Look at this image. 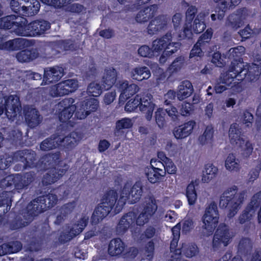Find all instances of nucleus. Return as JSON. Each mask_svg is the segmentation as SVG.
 Segmentation results:
<instances>
[{
	"label": "nucleus",
	"mask_w": 261,
	"mask_h": 261,
	"mask_svg": "<svg viewBox=\"0 0 261 261\" xmlns=\"http://www.w3.org/2000/svg\"><path fill=\"white\" fill-rule=\"evenodd\" d=\"M245 48L239 46L230 49V57L233 58L228 70L223 75L222 83L230 85L236 79L238 81L252 82L257 81L261 74V68L256 64L250 65L245 63L242 57Z\"/></svg>",
	"instance_id": "1"
},
{
	"label": "nucleus",
	"mask_w": 261,
	"mask_h": 261,
	"mask_svg": "<svg viewBox=\"0 0 261 261\" xmlns=\"http://www.w3.org/2000/svg\"><path fill=\"white\" fill-rule=\"evenodd\" d=\"M59 188L51 189L48 194L38 196L27 206L21 215H17L9 223L11 230H17L28 226L39 214L53 207L58 201L56 195Z\"/></svg>",
	"instance_id": "2"
},
{
	"label": "nucleus",
	"mask_w": 261,
	"mask_h": 261,
	"mask_svg": "<svg viewBox=\"0 0 261 261\" xmlns=\"http://www.w3.org/2000/svg\"><path fill=\"white\" fill-rule=\"evenodd\" d=\"M157 208L155 198L153 196H149L145 200L143 208L138 216L135 212L130 211L121 218L116 227L117 234L119 236L123 235L132 225L135 224L138 226H143L149 221Z\"/></svg>",
	"instance_id": "3"
},
{
	"label": "nucleus",
	"mask_w": 261,
	"mask_h": 261,
	"mask_svg": "<svg viewBox=\"0 0 261 261\" xmlns=\"http://www.w3.org/2000/svg\"><path fill=\"white\" fill-rule=\"evenodd\" d=\"M126 203V199L120 196L118 199V193L116 190H108L101 198V202L96 207L91 216L92 224H97L102 220L114 208L116 214L119 213Z\"/></svg>",
	"instance_id": "4"
},
{
	"label": "nucleus",
	"mask_w": 261,
	"mask_h": 261,
	"mask_svg": "<svg viewBox=\"0 0 261 261\" xmlns=\"http://www.w3.org/2000/svg\"><path fill=\"white\" fill-rule=\"evenodd\" d=\"M197 8L196 6L191 5L189 6L186 12V18L189 23L191 24L193 21V31L195 34L202 33L206 28L205 19L208 17V14L205 12L197 13ZM191 26L189 28L187 24L184 27V29L178 34L177 39L179 41L184 39H192L193 33Z\"/></svg>",
	"instance_id": "5"
},
{
	"label": "nucleus",
	"mask_w": 261,
	"mask_h": 261,
	"mask_svg": "<svg viewBox=\"0 0 261 261\" xmlns=\"http://www.w3.org/2000/svg\"><path fill=\"white\" fill-rule=\"evenodd\" d=\"M74 102L72 98H64L58 104V108L59 110L58 117L59 121L62 124L59 126L58 131L64 135L71 133V128L74 126V122L69 120L77 110L76 106L73 105ZM73 132H72V133Z\"/></svg>",
	"instance_id": "6"
},
{
	"label": "nucleus",
	"mask_w": 261,
	"mask_h": 261,
	"mask_svg": "<svg viewBox=\"0 0 261 261\" xmlns=\"http://www.w3.org/2000/svg\"><path fill=\"white\" fill-rule=\"evenodd\" d=\"M237 191V186H233L225 191L220 196L219 206L222 208H229V217H232L237 214L244 201V193L238 194Z\"/></svg>",
	"instance_id": "7"
},
{
	"label": "nucleus",
	"mask_w": 261,
	"mask_h": 261,
	"mask_svg": "<svg viewBox=\"0 0 261 261\" xmlns=\"http://www.w3.org/2000/svg\"><path fill=\"white\" fill-rule=\"evenodd\" d=\"M117 73L113 67L106 68L100 85L96 82L90 83L87 87V92L89 95L97 97L102 92V90H109L115 84L117 80Z\"/></svg>",
	"instance_id": "8"
},
{
	"label": "nucleus",
	"mask_w": 261,
	"mask_h": 261,
	"mask_svg": "<svg viewBox=\"0 0 261 261\" xmlns=\"http://www.w3.org/2000/svg\"><path fill=\"white\" fill-rule=\"evenodd\" d=\"M34 179L35 174L33 172H26L23 174H11L0 180V188H8L10 190H21L28 188Z\"/></svg>",
	"instance_id": "9"
},
{
	"label": "nucleus",
	"mask_w": 261,
	"mask_h": 261,
	"mask_svg": "<svg viewBox=\"0 0 261 261\" xmlns=\"http://www.w3.org/2000/svg\"><path fill=\"white\" fill-rule=\"evenodd\" d=\"M219 218L217 205L215 202H212L206 207L202 217L203 225L200 230L201 237H209L213 234L217 226Z\"/></svg>",
	"instance_id": "10"
},
{
	"label": "nucleus",
	"mask_w": 261,
	"mask_h": 261,
	"mask_svg": "<svg viewBox=\"0 0 261 261\" xmlns=\"http://www.w3.org/2000/svg\"><path fill=\"white\" fill-rule=\"evenodd\" d=\"M77 136L76 133L72 132L67 135L61 134L56 136H51L45 139L41 143L40 149L43 151H48L56 148L61 144L66 146L67 148H72L77 142L76 138L75 137Z\"/></svg>",
	"instance_id": "11"
},
{
	"label": "nucleus",
	"mask_w": 261,
	"mask_h": 261,
	"mask_svg": "<svg viewBox=\"0 0 261 261\" xmlns=\"http://www.w3.org/2000/svg\"><path fill=\"white\" fill-rule=\"evenodd\" d=\"M21 111L19 97L10 95L0 97V116L5 112L8 119L14 121Z\"/></svg>",
	"instance_id": "12"
},
{
	"label": "nucleus",
	"mask_w": 261,
	"mask_h": 261,
	"mask_svg": "<svg viewBox=\"0 0 261 261\" xmlns=\"http://www.w3.org/2000/svg\"><path fill=\"white\" fill-rule=\"evenodd\" d=\"M10 5L14 13L25 17L37 14L40 8L37 0H11Z\"/></svg>",
	"instance_id": "13"
},
{
	"label": "nucleus",
	"mask_w": 261,
	"mask_h": 261,
	"mask_svg": "<svg viewBox=\"0 0 261 261\" xmlns=\"http://www.w3.org/2000/svg\"><path fill=\"white\" fill-rule=\"evenodd\" d=\"M49 21L44 19H37L28 23H24L23 29L18 30L20 36L24 37H40L44 35L47 31L50 28ZM22 28V27H20Z\"/></svg>",
	"instance_id": "14"
},
{
	"label": "nucleus",
	"mask_w": 261,
	"mask_h": 261,
	"mask_svg": "<svg viewBox=\"0 0 261 261\" xmlns=\"http://www.w3.org/2000/svg\"><path fill=\"white\" fill-rule=\"evenodd\" d=\"M172 34L168 32L163 37L156 39L152 41V48L154 52L160 53L162 51L166 50L173 55L180 48L181 43L172 42Z\"/></svg>",
	"instance_id": "15"
},
{
	"label": "nucleus",
	"mask_w": 261,
	"mask_h": 261,
	"mask_svg": "<svg viewBox=\"0 0 261 261\" xmlns=\"http://www.w3.org/2000/svg\"><path fill=\"white\" fill-rule=\"evenodd\" d=\"M88 220V217L83 216L71 227L68 226L60 233L59 237V241L61 244H65L71 240L82 232L87 225Z\"/></svg>",
	"instance_id": "16"
},
{
	"label": "nucleus",
	"mask_w": 261,
	"mask_h": 261,
	"mask_svg": "<svg viewBox=\"0 0 261 261\" xmlns=\"http://www.w3.org/2000/svg\"><path fill=\"white\" fill-rule=\"evenodd\" d=\"M3 12L0 10V16ZM27 18L20 15H10L0 18V29L5 30L12 29V31L17 35L20 36L18 30L24 27V23Z\"/></svg>",
	"instance_id": "17"
},
{
	"label": "nucleus",
	"mask_w": 261,
	"mask_h": 261,
	"mask_svg": "<svg viewBox=\"0 0 261 261\" xmlns=\"http://www.w3.org/2000/svg\"><path fill=\"white\" fill-rule=\"evenodd\" d=\"M77 81L73 79L65 80L52 87L49 94L53 97L62 96L74 92L77 88Z\"/></svg>",
	"instance_id": "18"
},
{
	"label": "nucleus",
	"mask_w": 261,
	"mask_h": 261,
	"mask_svg": "<svg viewBox=\"0 0 261 261\" xmlns=\"http://www.w3.org/2000/svg\"><path fill=\"white\" fill-rule=\"evenodd\" d=\"M14 160L23 163L24 169L33 168L36 167L37 154L32 149H22L16 151L13 153Z\"/></svg>",
	"instance_id": "19"
},
{
	"label": "nucleus",
	"mask_w": 261,
	"mask_h": 261,
	"mask_svg": "<svg viewBox=\"0 0 261 261\" xmlns=\"http://www.w3.org/2000/svg\"><path fill=\"white\" fill-rule=\"evenodd\" d=\"M77 105L75 116L77 119L82 120L97 110L99 106V101L95 98H91L86 99Z\"/></svg>",
	"instance_id": "20"
},
{
	"label": "nucleus",
	"mask_w": 261,
	"mask_h": 261,
	"mask_svg": "<svg viewBox=\"0 0 261 261\" xmlns=\"http://www.w3.org/2000/svg\"><path fill=\"white\" fill-rule=\"evenodd\" d=\"M231 237L229 226L225 223H220L214 235L212 246L214 249L218 248L221 244L227 246Z\"/></svg>",
	"instance_id": "21"
},
{
	"label": "nucleus",
	"mask_w": 261,
	"mask_h": 261,
	"mask_svg": "<svg viewBox=\"0 0 261 261\" xmlns=\"http://www.w3.org/2000/svg\"><path fill=\"white\" fill-rule=\"evenodd\" d=\"M75 49L76 46L74 42L70 39H67L61 40L55 42L53 46L46 48L45 51L48 54V58H54L62 51H73Z\"/></svg>",
	"instance_id": "22"
},
{
	"label": "nucleus",
	"mask_w": 261,
	"mask_h": 261,
	"mask_svg": "<svg viewBox=\"0 0 261 261\" xmlns=\"http://www.w3.org/2000/svg\"><path fill=\"white\" fill-rule=\"evenodd\" d=\"M167 115L174 122L178 120L179 115L175 107L170 106V108L165 110L159 108L155 112V119L157 125L161 128H163L166 124V117Z\"/></svg>",
	"instance_id": "23"
},
{
	"label": "nucleus",
	"mask_w": 261,
	"mask_h": 261,
	"mask_svg": "<svg viewBox=\"0 0 261 261\" xmlns=\"http://www.w3.org/2000/svg\"><path fill=\"white\" fill-rule=\"evenodd\" d=\"M140 110L145 114V118L148 121H150L152 117L155 104L152 101V96L148 93H143L139 94Z\"/></svg>",
	"instance_id": "24"
},
{
	"label": "nucleus",
	"mask_w": 261,
	"mask_h": 261,
	"mask_svg": "<svg viewBox=\"0 0 261 261\" xmlns=\"http://www.w3.org/2000/svg\"><path fill=\"white\" fill-rule=\"evenodd\" d=\"M145 174L148 181L154 185L162 182L165 177V171L150 164L145 170Z\"/></svg>",
	"instance_id": "25"
},
{
	"label": "nucleus",
	"mask_w": 261,
	"mask_h": 261,
	"mask_svg": "<svg viewBox=\"0 0 261 261\" xmlns=\"http://www.w3.org/2000/svg\"><path fill=\"white\" fill-rule=\"evenodd\" d=\"M23 113L25 121L30 128H34L38 126L42 121V117L38 110L32 107L28 106L24 108Z\"/></svg>",
	"instance_id": "26"
},
{
	"label": "nucleus",
	"mask_w": 261,
	"mask_h": 261,
	"mask_svg": "<svg viewBox=\"0 0 261 261\" xmlns=\"http://www.w3.org/2000/svg\"><path fill=\"white\" fill-rule=\"evenodd\" d=\"M168 21L165 15H160L151 19L147 28V33L150 35L165 30L167 26Z\"/></svg>",
	"instance_id": "27"
},
{
	"label": "nucleus",
	"mask_w": 261,
	"mask_h": 261,
	"mask_svg": "<svg viewBox=\"0 0 261 261\" xmlns=\"http://www.w3.org/2000/svg\"><path fill=\"white\" fill-rule=\"evenodd\" d=\"M66 170L58 168H50L43 175L42 183L44 186L50 185L57 181L66 173Z\"/></svg>",
	"instance_id": "28"
},
{
	"label": "nucleus",
	"mask_w": 261,
	"mask_h": 261,
	"mask_svg": "<svg viewBox=\"0 0 261 261\" xmlns=\"http://www.w3.org/2000/svg\"><path fill=\"white\" fill-rule=\"evenodd\" d=\"M64 75V69L61 67L55 66L45 69L44 72L43 81L48 84L58 82Z\"/></svg>",
	"instance_id": "29"
},
{
	"label": "nucleus",
	"mask_w": 261,
	"mask_h": 261,
	"mask_svg": "<svg viewBox=\"0 0 261 261\" xmlns=\"http://www.w3.org/2000/svg\"><path fill=\"white\" fill-rule=\"evenodd\" d=\"M196 126L194 120H190L184 124L175 127L173 130V134L177 139H182L190 136Z\"/></svg>",
	"instance_id": "30"
},
{
	"label": "nucleus",
	"mask_w": 261,
	"mask_h": 261,
	"mask_svg": "<svg viewBox=\"0 0 261 261\" xmlns=\"http://www.w3.org/2000/svg\"><path fill=\"white\" fill-rule=\"evenodd\" d=\"M158 9L156 4L145 7L137 14L135 19L137 22L145 23L152 19L155 15Z\"/></svg>",
	"instance_id": "31"
},
{
	"label": "nucleus",
	"mask_w": 261,
	"mask_h": 261,
	"mask_svg": "<svg viewBox=\"0 0 261 261\" xmlns=\"http://www.w3.org/2000/svg\"><path fill=\"white\" fill-rule=\"evenodd\" d=\"M28 40L21 38H15L7 41H3L0 44V50L15 51L21 49L26 45Z\"/></svg>",
	"instance_id": "32"
},
{
	"label": "nucleus",
	"mask_w": 261,
	"mask_h": 261,
	"mask_svg": "<svg viewBox=\"0 0 261 261\" xmlns=\"http://www.w3.org/2000/svg\"><path fill=\"white\" fill-rule=\"evenodd\" d=\"M39 56L38 49L37 48H31L20 50L17 53L16 57L19 62L27 63L35 60Z\"/></svg>",
	"instance_id": "33"
},
{
	"label": "nucleus",
	"mask_w": 261,
	"mask_h": 261,
	"mask_svg": "<svg viewBox=\"0 0 261 261\" xmlns=\"http://www.w3.org/2000/svg\"><path fill=\"white\" fill-rule=\"evenodd\" d=\"M125 247V244L121 239L115 238L110 242L108 251L112 256H122Z\"/></svg>",
	"instance_id": "34"
},
{
	"label": "nucleus",
	"mask_w": 261,
	"mask_h": 261,
	"mask_svg": "<svg viewBox=\"0 0 261 261\" xmlns=\"http://www.w3.org/2000/svg\"><path fill=\"white\" fill-rule=\"evenodd\" d=\"M178 88L177 97L179 100H182L188 98L193 92L192 83L188 80L182 81Z\"/></svg>",
	"instance_id": "35"
},
{
	"label": "nucleus",
	"mask_w": 261,
	"mask_h": 261,
	"mask_svg": "<svg viewBox=\"0 0 261 261\" xmlns=\"http://www.w3.org/2000/svg\"><path fill=\"white\" fill-rule=\"evenodd\" d=\"M131 77L137 81L148 79L151 76L149 69L146 66L137 67L132 70Z\"/></svg>",
	"instance_id": "36"
},
{
	"label": "nucleus",
	"mask_w": 261,
	"mask_h": 261,
	"mask_svg": "<svg viewBox=\"0 0 261 261\" xmlns=\"http://www.w3.org/2000/svg\"><path fill=\"white\" fill-rule=\"evenodd\" d=\"M214 1L218 3V12L217 17L219 20L223 19L225 12L228 9L230 3L233 6L238 5L241 2V0H214Z\"/></svg>",
	"instance_id": "37"
},
{
	"label": "nucleus",
	"mask_w": 261,
	"mask_h": 261,
	"mask_svg": "<svg viewBox=\"0 0 261 261\" xmlns=\"http://www.w3.org/2000/svg\"><path fill=\"white\" fill-rule=\"evenodd\" d=\"M179 230L180 226L177 227V225L172 228L173 238L170 243V250L174 255L181 256L182 254V247L180 248H177L180 236Z\"/></svg>",
	"instance_id": "38"
},
{
	"label": "nucleus",
	"mask_w": 261,
	"mask_h": 261,
	"mask_svg": "<svg viewBox=\"0 0 261 261\" xmlns=\"http://www.w3.org/2000/svg\"><path fill=\"white\" fill-rule=\"evenodd\" d=\"M198 185V181H192L187 187L186 190V196L187 198L188 204L190 205L195 204L197 199V194L196 191V187Z\"/></svg>",
	"instance_id": "39"
},
{
	"label": "nucleus",
	"mask_w": 261,
	"mask_h": 261,
	"mask_svg": "<svg viewBox=\"0 0 261 261\" xmlns=\"http://www.w3.org/2000/svg\"><path fill=\"white\" fill-rule=\"evenodd\" d=\"M143 182L144 181L140 180H137L132 186L130 195L131 203H135L141 199L144 188Z\"/></svg>",
	"instance_id": "40"
},
{
	"label": "nucleus",
	"mask_w": 261,
	"mask_h": 261,
	"mask_svg": "<svg viewBox=\"0 0 261 261\" xmlns=\"http://www.w3.org/2000/svg\"><path fill=\"white\" fill-rule=\"evenodd\" d=\"M244 18L242 11H238L237 13H232L227 18V24L234 30H237L243 24Z\"/></svg>",
	"instance_id": "41"
},
{
	"label": "nucleus",
	"mask_w": 261,
	"mask_h": 261,
	"mask_svg": "<svg viewBox=\"0 0 261 261\" xmlns=\"http://www.w3.org/2000/svg\"><path fill=\"white\" fill-rule=\"evenodd\" d=\"M228 135L232 144H237L239 142L244 141L241 138V129L239 128V124L237 123H233L230 125Z\"/></svg>",
	"instance_id": "42"
},
{
	"label": "nucleus",
	"mask_w": 261,
	"mask_h": 261,
	"mask_svg": "<svg viewBox=\"0 0 261 261\" xmlns=\"http://www.w3.org/2000/svg\"><path fill=\"white\" fill-rule=\"evenodd\" d=\"M254 202L253 199H252L251 202L248 204V205L246 206L245 209L243 211L242 213L240 215L239 218V223L241 224H243L249 221L252 217L250 212L251 211H254V205H255V202ZM258 206V204H256L255 207H257Z\"/></svg>",
	"instance_id": "43"
},
{
	"label": "nucleus",
	"mask_w": 261,
	"mask_h": 261,
	"mask_svg": "<svg viewBox=\"0 0 261 261\" xmlns=\"http://www.w3.org/2000/svg\"><path fill=\"white\" fill-rule=\"evenodd\" d=\"M214 130L212 125H207L203 134L198 138L199 143L203 145L206 144L212 145L213 142Z\"/></svg>",
	"instance_id": "44"
},
{
	"label": "nucleus",
	"mask_w": 261,
	"mask_h": 261,
	"mask_svg": "<svg viewBox=\"0 0 261 261\" xmlns=\"http://www.w3.org/2000/svg\"><path fill=\"white\" fill-rule=\"evenodd\" d=\"M252 249V244L251 240L247 238H242L239 242L238 251L241 254L247 255Z\"/></svg>",
	"instance_id": "45"
},
{
	"label": "nucleus",
	"mask_w": 261,
	"mask_h": 261,
	"mask_svg": "<svg viewBox=\"0 0 261 261\" xmlns=\"http://www.w3.org/2000/svg\"><path fill=\"white\" fill-rule=\"evenodd\" d=\"M218 168L213 164L208 163L205 165V175L202 177L204 182H208L211 179L216 176L218 173Z\"/></svg>",
	"instance_id": "46"
},
{
	"label": "nucleus",
	"mask_w": 261,
	"mask_h": 261,
	"mask_svg": "<svg viewBox=\"0 0 261 261\" xmlns=\"http://www.w3.org/2000/svg\"><path fill=\"white\" fill-rule=\"evenodd\" d=\"M225 166L226 169L230 171H238L240 169L239 160L236 159L233 153L229 154L225 160Z\"/></svg>",
	"instance_id": "47"
},
{
	"label": "nucleus",
	"mask_w": 261,
	"mask_h": 261,
	"mask_svg": "<svg viewBox=\"0 0 261 261\" xmlns=\"http://www.w3.org/2000/svg\"><path fill=\"white\" fill-rule=\"evenodd\" d=\"M198 252V248L195 243L182 244V254L187 257H192L195 256Z\"/></svg>",
	"instance_id": "48"
},
{
	"label": "nucleus",
	"mask_w": 261,
	"mask_h": 261,
	"mask_svg": "<svg viewBox=\"0 0 261 261\" xmlns=\"http://www.w3.org/2000/svg\"><path fill=\"white\" fill-rule=\"evenodd\" d=\"M156 229L153 225H148L143 232L140 234L139 239L141 241H145L152 238L155 236Z\"/></svg>",
	"instance_id": "49"
},
{
	"label": "nucleus",
	"mask_w": 261,
	"mask_h": 261,
	"mask_svg": "<svg viewBox=\"0 0 261 261\" xmlns=\"http://www.w3.org/2000/svg\"><path fill=\"white\" fill-rule=\"evenodd\" d=\"M139 97L140 95L137 94L134 98L130 99L126 102L124 107L126 112H132L137 109L138 107L140 108Z\"/></svg>",
	"instance_id": "50"
},
{
	"label": "nucleus",
	"mask_w": 261,
	"mask_h": 261,
	"mask_svg": "<svg viewBox=\"0 0 261 261\" xmlns=\"http://www.w3.org/2000/svg\"><path fill=\"white\" fill-rule=\"evenodd\" d=\"M76 204V201L75 200L63 204L59 210L60 213L64 216H67L74 211Z\"/></svg>",
	"instance_id": "51"
},
{
	"label": "nucleus",
	"mask_w": 261,
	"mask_h": 261,
	"mask_svg": "<svg viewBox=\"0 0 261 261\" xmlns=\"http://www.w3.org/2000/svg\"><path fill=\"white\" fill-rule=\"evenodd\" d=\"M12 201L10 197L9 193L8 191H3L0 193V207L6 206V212L8 208H10Z\"/></svg>",
	"instance_id": "52"
},
{
	"label": "nucleus",
	"mask_w": 261,
	"mask_h": 261,
	"mask_svg": "<svg viewBox=\"0 0 261 261\" xmlns=\"http://www.w3.org/2000/svg\"><path fill=\"white\" fill-rule=\"evenodd\" d=\"M138 53L141 57L146 58H151L154 55L152 47L150 48L147 45L141 46L138 49Z\"/></svg>",
	"instance_id": "53"
},
{
	"label": "nucleus",
	"mask_w": 261,
	"mask_h": 261,
	"mask_svg": "<svg viewBox=\"0 0 261 261\" xmlns=\"http://www.w3.org/2000/svg\"><path fill=\"white\" fill-rule=\"evenodd\" d=\"M133 123L130 119L128 118H122L118 120L116 123V128L118 130L122 129H128L132 127Z\"/></svg>",
	"instance_id": "54"
},
{
	"label": "nucleus",
	"mask_w": 261,
	"mask_h": 261,
	"mask_svg": "<svg viewBox=\"0 0 261 261\" xmlns=\"http://www.w3.org/2000/svg\"><path fill=\"white\" fill-rule=\"evenodd\" d=\"M213 34V31L212 28L207 29L206 31L203 33L198 38V43L204 44L206 43H208Z\"/></svg>",
	"instance_id": "55"
},
{
	"label": "nucleus",
	"mask_w": 261,
	"mask_h": 261,
	"mask_svg": "<svg viewBox=\"0 0 261 261\" xmlns=\"http://www.w3.org/2000/svg\"><path fill=\"white\" fill-rule=\"evenodd\" d=\"M66 10L72 13L80 14L86 10L84 6L79 3H74L69 5L66 8Z\"/></svg>",
	"instance_id": "56"
},
{
	"label": "nucleus",
	"mask_w": 261,
	"mask_h": 261,
	"mask_svg": "<svg viewBox=\"0 0 261 261\" xmlns=\"http://www.w3.org/2000/svg\"><path fill=\"white\" fill-rule=\"evenodd\" d=\"M203 44L198 43L197 41L193 46L190 53V58L201 57L203 56V53L202 51L201 47Z\"/></svg>",
	"instance_id": "57"
},
{
	"label": "nucleus",
	"mask_w": 261,
	"mask_h": 261,
	"mask_svg": "<svg viewBox=\"0 0 261 261\" xmlns=\"http://www.w3.org/2000/svg\"><path fill=\"white\" fill-rule=\"evenodd\" d=\"M145 252L147 254V259H152L154 251V243L152 240L149 241L145 246Z\"/></svg>",
	"instance_id": "58"
},
{
	"label": "nucleus",
	"mask_w": 261,
	"mask_h": 261,
	"mask_svg": "<svg viewBox=\"0 0 261 261\" xmlns=\"http://www.w3.org/2000/svg\"><path fill=\"white\" fill-rule=\"evenodd\" d=\"M182 65V62L177 58L169 66V70L171 73H173L179 71Z\"/></svg>",
	"instance_id": "59"
},
{
	"label": "nucleus",
	"mask_w": 261,
	"mask_h": 261,
	"mask_svg": "<svg viewBox=\"0 0 261 261\" xmlns=\"http://www.w3.org/2000/svg\"><path fill=\"white\" fill-rule=\"evenodd\" d=\"M163 166L164 167V171H165V173L167 172L169 174H176L177 168L171 159L169 162L165 163V164L163 165Z\"/></svg>",
	"instance_id": "60"
},
{
	"label": "nucleus",
	"mask_w": 261,
	"mask_h": 261,
	"mask_svg": "<svg viewBox=\"0 0 261 261\" xmlns=\"http://www.w3.org/2000/svg\"><path fill=\"white\" fill-rule=\"evenodd\" d=\"M193 104L190 102H185L181 105L180 109L181 114L182 115L187 116L191 114L194 110Z\"/></svg>",
	"instance_id": "61"
},
{
	"label": "nucleus",
	"mask_w": 261,
	"mask_h": 261,
	"mask_svg": "<svg viewBox=\"0 0 261 261\" xmlns=\"http://www.w3.org/2000/svg\"><path fill=\"white\" fill-rule=\"evenodd\" d=\"M253 120V115L248 110H245L243 113V122L246 126L250 127L252 125Z\"/></svg>",
	"instance_id": "62"
},
{
	"label": "nucleus",
	"mask_w": 261,
	"mask_h": 261,
	"mask_svg": "<svg viewBox=\"0 0 261 261\" xmlns=\"http://www.w3.org/2000/svg\"><path fill=\"white\" fill-rule=\"evenodd\" d=\"M13 157L12 158L9 155H6L5 158L0 159V169L4 170L8 168L12 163Z\"/></svg>",
	"instance_id": "63"
},
{
	"label": "nucleus",
	"mask_w": 261,
	"mask_h": 261,
	"mask_svg": "<svg viewBox=\"0 0 261 261\" xmlns=\"http://www.w3.org/2000/svg\"><path fill=\"white\" fill-rule=\"evenodd\" d=\"M139 90V87L135 84H130L128 89H127L126 93L123 94L125 96L126 99H128L132 96L135 95Z\"/></svg>",
	"instance_id": "64"
}]
</instances>
